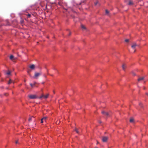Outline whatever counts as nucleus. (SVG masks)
<instances>
[{"label":"nucleus","mask_w":148,"mask_h":148,"mask_svg":"<svg viewBox=\"0 0 148 148\" xmlns=\"http://www.w3.org/2000/svg\"><path fill=\"white\" fill-rule=\"evenodd\" d=\"M44 95L43 94H42L41 95L40 97H38V98L37 99H41L42 98H44Z\"/></svg>","instance_id":"ddd939ff"},{"label":"nucleus","mask_w":148,"mask_h":148,"mask_svg":"<svg viewBox=\"0 0 148 148\" xmlns=\"http://www.w3.org/2000/svg\"><path fill=\"white\" fill-rule=\"evenodd\" d=\"M58 4L60 5H61V4L60 3H59Z\"/></svg>","instance_id":"c85d7f7f"},{"label":"nucleus","mask_w":148,"mask_h":148,"mask_svg":"<svg viewBox=\"0 0 148 148\" xmlns=\"http://www.w3.org/2000/svg\"><path fill=\"white\" fill-rule=\"evenodd\" d=\"M97 3H98V2H96V3H95V5H96L97 4Z\"/></svg>","instance_id":"a878e982"},{"label":"nucleus","mask_w":148,"mask_h":148,"mask_svg":"<svg viewBox=\"0 0 148 148\" xmlns=\"http://www.w3.org/2000/svg\"><path fill=\"white\" fill-rule=\"evenodd\" d=\"M141 105H142V103H139V105L140 106H141Z\"/></svg>","instance_id":"bb28decb"},{"label":"nucleus","mask_w":148,"mask_h":148,"mask_svg":"<svg viewBox=\"0 0 148 148\" xmlns=\"http://www.w3.org/2000/svg\"><path fill=\"white\" fill-rule=\"evenodd\" d=\"M108 139V137L107 136H103L102 137V140L103 142H106Z\"/></svg>","instance_id":"7ed1b4c3"},{"label":"nucleus","mask_w":148,"mask_h":148,"mask_svg":"<svg viewBox=\"0 0 148 148\" xmlns=\"http://www.w3.org/2000/svg\"><path fill=\"white\" fill-rule=\"evenodd\" d=\"M144 79V77H140L138 78V81H140L141 80H142L143 79Z\"/></svg>","instance_id":"1a4fd4ad"},{"label":"nucleus","mask_w":148,"mask_h":148,"mask_svg":"<svg viewBox=\"0 0 148 148\" xmlns=\"http://www.w3.org/2000/svg\"><path fill=\"white\" fill-rule=\"evenodd\" d=\"M30 85L32 87L34 85L32 84L31 83H30Z\"/></svg>","instance_id":"b1692460"},{"label":"nucleus","mask_w":148,"mask_h":148,"mask_svg":"<svg viewBox=\"0 0 148 148\" xmlns=\"http://www.w3.org/2000/svg\"><path fill=\"white\" fill-rule=\"evenodd\" d=\"M138 46V45L136 43H133L131 47L134 50V52H135L136 51V47Z\"/></svg>","instance_id":"f257e3e1"},{"label":"nucleus","mask_w":148,"mask_h":148,"mask_svg":"<svg viewBox=\"0 0 148 148\" xmlns=\"http://www.w3.org/2000/svg\"><path fill=\"white\" fill-rule=\"evenodd\" d=\"M128 4L130 5H132L133 4V3L131 1H130L129 2Z\"/></svg>","instance_id":"4468645a"},{"label":"nucleus","mask_w":148,"mask_h":148,"mask_svg":"<svg viewBox=\"0 0 148 148\" xmlns=\"http://www.w3.org/2000/svg\"><path fill=\"white\" fill-rule=\"evenodd\" d=\"M47 118V117H44L43 118H42V119H43V120L45 121V120H46Z\"/></svg>","instance_id":"f3484780"},{"label":"nucleus","mask_w":148,"mask_h":148,"mask_svg":"<svg viewBox=\"0 0 148 148\" xmlns=\"http://www.w3.org/2000/svg\"><path fill=\"white\" fill-rule=\"evenodd\" d=\"M10 73H11V72L9 71H8L7 73H6V74H7V75H10Z\"/></svg>","instance_id":"a211bd4d"},{"label":"nucleus","mask_w":148,"mask_h":148,"mask_svg":"<svg viewBox=\"0 0 148 148\" xmlns=\"http://www.w3.org/2000/svg\"><path fill=\"white\" fill-rule=\"evenodd\" d=\"M146 95L148 96V93H146Z\"/></svg>","instance_id":"7c9ffc66"},{"label":"nucleus","mask_w":148,"mask_h":148,"mask_svg":"<svg viewBox=\"0 0 148 148\" xmlns=\"http://www.w3.org/2000/svg\"><path fill=\"white\" fill-rule=\"evenodd\" d=\"M49 95V94H47L46 95H44V98L45 99H46L48 97Z\"/></svg>","instance_id":"f8f14e48"},{"label":"nucleus","mask_w":148,"mask_h":148,"mask_svg":"<svg viewBox=\"0 0 148 148\" xmlns=\"http://www.w3.org/2000/svg\"><path fill=\"white\" fill-rule=\"evenodd\" d=\"M35 84H36V82H34V85H35Z\"/></svg>","instance_id":"473e14b6"},{"label":"nucleus","mask_w":148,"mask_h":148,"mask_svg":"<svg viewBox=\"0 0 148 148\" xmlns=\"http://www.w3.org/2000/svg\"><path fill=\"white\" fill-rule=\"evenodd\" d=\"M31 99H37L38 97L36 95H31L28 96Z\"/></svg>","instance_id":"f03ea898"},{"label":"nucleus","mask_w":148,"mask_h":148,"mask_svg":"<svg viewBox=\"0 0 148 148\" xmlns=\"http://www.w3.org/2000/svg\"><path fill=\"white\" fill-rule=\"evenodd\" d=\"M12 82L13 83H14V82L13 81H12L11 79H10L8 83V84H9Z\"/></svg>","instance_id":"9b49d317"},{"label":"nucleus","mask_w":148,"mask_h":148,"mask_svg":"<svg viewBox=\"0 0 148 148\" xmlns=\"http://www.w3.org/2000/svg\"><path fill=\"white\" fill-rule=\"evenodd\" d=\"M71 32H70L69 34V36L70 35H71Z\"/></svg>","instance_id":"cd10ccee"},{"label":"nucleus","mask_w":148,"mask_h":148,"mask_svg":"<svg viewBox=\"0 0 148 148\" xmlns=\"http://www.w3.org/2000/svg\"><path fill=\"white\" fill-rule=\"evenodd\" d=\"M125 41L126 42H128L129 41V40L128 39H126L125 40Z\"/></svg>","instance_id":"4be33fe9"},{"label":"nucleus","mask_w":148,"mask_h":148,"mask_svg":"<svg viewBox=\"0 0 148 148\" xmlns=\"http://www.w3.org/2000/svg\"><path fill=\"white\" fill-rule=\"evenodd\" d=\"M41 74V73L36 72L35 73L34 77V78L37 79L38 77H39L40 75Z\"/></svg>","instance_id":"20e7f679"},{"label":"nucleus","mask_w":148,"mask_h":148,"mask_svg":"<svg viewBox=\"0 0 148 148\" xmlns=\"http://www.w3.org/2000/svg\"><path fill=\"white\" fill-rule=\"evenodd\" d=\"M31 14H28L27 15V16L28 18H30L31 16Z\"/></svg>","instance_id":"412c9836"},{"label":"nucleus","mask_w":148,"mask_h":148,"mask_svg":"<svg viewBox=\"0 0 148 148\" xmlns=\"http://www.w3.org/2000/svg\"><path fill=\"white\" fill-rule=\"evenodd\" d=\"M130 122L132 123H134V119L133 118H131L130 119Z\"/></svg>","instance_id":"9d476101"},{"label":"nucleus","mask_w":148,"mask_h":148,"mask_svg":"<svg viewBox=\"0 0 148 148\" xmlns=\"http://www.w3.org/2000/svg\"><path fill=\"white\" fill-rule=\"evenodd\" d=\"M10 59L13 60L14 61L17 59L16 58H14L13 56L11 55L10 56Z\"/></svg>","instance_id":"39448f33"},{"label":"nucleus","mask_w":148,"mask_h":148,"mask_svg":"<svg viewBox=\"0 0 148 148\" xmlns=\"http://www.w3.org/2000/svg\"><path fill=\"white\" fill-rule=\"evenodd\" d=\"M42 84H44V82H42Z\"/></svg>","instance_id":"2f4dec72"},{"label":"nucleus","mask_w":148,"mask_h":148,"mask_svg":"<svg viewBox=\"0 0 148 148\" xmlns=\"http://www.w3.org/2000/svg\"><path fill=\"white\" fill-rule=\"evenodd\" d=\"M101 113L105 115L106 116L108 117L109 116V114L107 112H105L104 111H103Z\"/></svg>","instance_id":"423d86ee"},{"label":"nucleus","mask_w":148,"mask_h":148,"mask_svg":"<svg viewBox=\"0 0 148 148\" xmlns=\"http://www.w3.org/2000/svg\"><path fill=\"white\" fill-rule=\"evenodd\" d=\"M18 141H16V142H15V143L16 144H17L18 143Z\"/></svg>","instance_id":"393cba45"},{"label":"nucleus","mask_w":148,"mask_h":148,"mask_svg":"<svg viewBox=\"0 0 148 148\" xmlns=\"http://www.w3.org/2000/svg\"><path fill=\"white\" fill-rule=\"evenodd\" d=\"M32 118H34V117H32L31 118H30L29 119V120H28V121H31V120H32Z\"/></svg>","instance_id":"6ab92c4d"},{"label":"nucleus","mask_w":148,"mask_h":148,"mask_svg":"<svg viewBox=\"0 0 148 148\" xmlns=\"http://www.w3.org/2000/svg\"><path fill=\"white\" fill-rule=\"evenodd\" d=\"M75 131L78 134L79 133V132L78 131V130L76 128H75Z\"/></svg>","instance_id":"2eb2a0df"},{"label":"nucleus","mask_w":148,"mask_h":148,"mask_svg":"<svg viewBox=\"0 0 148 148\" xmlns=\"http://www.w3.org/2000/svg\"><path fill=\"white\" fill-rule=\"evenodd\" d=\"M35 65L34 64H32L29 67L32 69H34L35 68Z\"/></svg>","instance_id":"6e6552de"},{"label":"nucleus","mask_w":148,"mask_h":148,"mask_svg":"<svg viewBox=\"0 0 148 148\" xmlns=\"http://www.w3.org/2000/svg\"><path fill=\"white\" fill-rule=\"evenodd\" d=\"M126 68V64H123L122 66V68L123 69V70L125 71V68Z\"/></svg>","instance_id":"0eeeda50"},{"label":"nucleus","mask_w":148,"mask_h":148,"mask_svg":"<svg viewBox=\"0 0 148 148\" xmlns=\"http://www.w3.org/2000/svg\"><path fill=\"white\" fill-rule=\"evenodd\" d=\"M109 13V11L107 10H106V14H108Z\"/></svg>","instance_id":"aec40b11"},{"label":"nucleus","mask_w":148,"mask_h":148,"mask_svg":"<svg viewBox=\"0 0 148 148\" xmlns=\"http://www.w3.org/2000/svg\"><path fill=\"white\" fill-rule=\"evenodd\" d=\"M81 27L83 29H86V27L84 25H81Z\"/></svg>","instance_id":"dca6fc26"},{"label":"nucleus","mask_w":148,"mask_h":148,"mask_svg":"<svg viewBox=\"0 0 148 148\" xmlns=\"http://www.w3.org/2000/svg\"><path fill=\"white\" fill-rule=\"evenodd\" d=\"M133 74L134 75H135V74L134 73H133Z\"/></svg>","instance_id":"c756f323"},{"label":"nucleus","mask_w":148,"mask_h":148,"mask_svg":"<svg viewBox=\"0 0 148 148\" xmlns=\"http://www.w3.org/2000/svg\"><path fill=\"white\" fill-rule=\"evenodd\" d=\"M43 121H44L43 119L42 118V119H41V123H42L43 122Z\"/></svg>","instance_id":"5701e85b"}]
</instances>
